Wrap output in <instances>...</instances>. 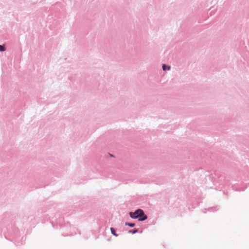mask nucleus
<instances>
[{
	"label": "nucleus",
	"instance_id": "obj_1",
	"mask_svg": "<svg viewBox=\"0 0 249 249\" xmlns=\"http://www.w3.org/2000/svg\"><path fill=\"white\" fill-rule=\"evenodd\" d=\"M52 219V221L51 223L53 228H55V225L54 223L55 222L56 225L58 224L60 227L63 226V217H61L60 214L59 213H55L54 216L52 217V216H50V218ZM56 228H57L56 227Z\"/></svg>",
	"mask_w": 249,
	"mask_h": 249
},
{
	"label": "nucleus",
	"instance_id": "obj_2",
	"mask_svg": "<svg viewBox=\"0 0 249 249\" xmlns=\"http://www.w3.org/2000/svg\"><path fill=\"white\" fill-rule=\"evenodd\" d=\"M147 219V216L145 214L144 211L141 209H139L138 220L139 221H143Z\"/></svg>",
	"mask_w": 249,
	"mask_h": 249
},
{
	"label": "nucleus",
	"instance_id": "obj_3",
	"mask_svg": "<svg viewBox=\"0 0 249 249\" xmlns=\"http://www.w3.org/2000/svg\"><path fill=\"white\" fill-rule=\"evenodd\" d=\"M139 209L136 210L134 212H130L129 214L130 217L134 219H138Z\"/></svg>",
	"mask_w": 249,
	"mask_h": 249
},
{
	"label": "nucleus",
	"instance_id": "obj_4",
	"mask_svg": "<svg viewBox=\"0 0 249 249\" xmlns=\"http://www.w3.org/2000/svg\"><path fill=\"white\" fill-rule=\"evenodd\" d=\"M162 69L163 71H169L171 69V66L164 64L162 65Z\"/></svg>",
	"mask_w": 249,
	"mask_h": 249
},
{
	"label": "nucleus",
	"instance_id": "obj_5",
	"mask_svg": "<svg viewBox=\"0 0 249 249\" xmlns=\"http://www.w3.org/2000/svg\"><path fill=\"white\" fill-rule=\"evenodd\" d=\"M110 231L111 234H113V235L116 237L118 236V235L116 233V230L114 228H110Z\"/></svg>",
	"mask_w": 249,
	"mask_h": 249
},
{
	"label": "nucleus",
	"instance_id": "obj_6",
	"mask_svg": "<svg viewBox=\"0 0 249 249\" xmlns=\"http://www.w3.org/2000/svg\"><path fill=\"white\" fill-rule=\"evenodd\" d=\"M138 232V229H134L133 230H130L128 231V233H131L132 234L136 233Z\"/></svg>",
	"mask_w": 249,
	"mask_h": 249
},
{
	"label": "nucleus",
	"instance_id": "obj_7",
	"mask_svg": "<svg viewBox=\"0 0 249 249\" xmlns=\"http://www.w3.org/2000/svg\"><path fill=\"white\" fill-rule=\"evenodd\" d=\"M125 225L126 226H128L130 227H134L135 226V224L134 223H130V222H125Z\"/></svg>",
	"mask_w": 249,
	"mask_h": 249
},
{
	"label": "nucleus",
	"instance_id": "obj_8",
	"mask_svg": "<svg viewBox=\"0 0 249 249\" xmlns=\"http://www.w3.org/2000/svg\"><path fill=\"white\" fill-rule=\"evenodd\" d=\"M6 50V47L4 45H0V52H4Z\"/></svg>",
	"mask_w": 249,
	"mask_h": 249
},
{
	"label": "nucleus",
	"instance_id": "obj_9",
	"mask_svg": "<svg viewBox=\"0 0 249 249\" xmlns=\"http://www.w3.org/2000/svg\"><path fill=\"white\" fill-rule=\"evenodd\" d=\"M217 210H218V209L217 208V207H211L208 209V211H211V212L215 211H217Z\"/></svg>",
	"mask_w": 249,
	"mask_h": 249
},
{
	"label": "nucleus",
	"instance_id": "obj_10",
	"mask_svg": "<svg viewBox=\"0 0 249 249\" xmlns=\"http://www.w3.org/2000/svg\"><path fill=\"white\" fill-rule=\"evenodd\" d=\"M65 226L67 228H70V227H71L70 224V223H69V222H68V223H66V224H65Z\"/></svg>",
	"mask_w": 249,
	"mask_h": 249
},
{
	"label": "nucleus",
	"instance_id": "obj_11",
	"mask_svg": "<svg viewBox=\"0 0 249 249\" xmlns=\"http://www.w3.org/2000/svg\"><path fill=\"white\" fill-rule=\"evenodd\" d=\"M244 190L245 189H240V190H238L241 191H244Z\"/></svg>",
	"mask_w": 249,
	"mask_h": 249
},
{
	"label": "nucleus",
	"instance_id": "obj_12",
	"mask_svg": "<svg viewBox=\"0 0 249 249\" xmlns=\"http://www.w3.org/2000/svg\"><path fill=\"white\" fill-rule=\"evenodd\" d=\"M206 209L205 210V211L204 212V213H206Z\"/></svg>",
	"mask_w": 249,
	"mask_h": 249
},
{
	"label": "nucleus",
	"instance_id": "obj_13",
	"mask_svg": "<svg viewBox=\"0 0 249 249\" xmlns=\"http://www.w3.org/2000/svg\"><path fill=\"white\" fill-rule=\"evenodd\" d=\"M70 234H67V235H70Z\"/></svg>",
	"mask_w": 249,
	"mask_h": 249
},
{
	"label": "nucleus",
	"instance_id": "obj_14",
	"mask_svg": "<svg viewBox=\"0 0 249 249\" xmlns=\"http://www.w3.org/2000/svg\"><path fill=\"white\" fill-rule=\"evenodd\" d=\"M110 156L113 157L112 155L110 154Z\"/></svg>",
	"mask_w": 249,
	"mask_h": 249
}]
</instances>
